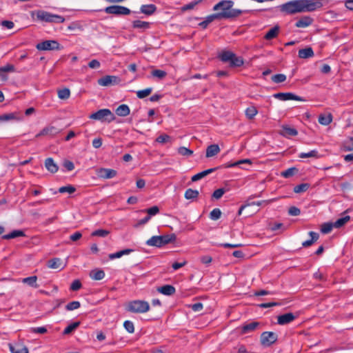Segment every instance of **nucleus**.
Here are the masks:
<instances>
[{"instance_id": "34", "label": "nucleus", "mask_w": 353, "mask_h": 353, "mask_svg": "<svg viewBox=\"0 0 353 353\" xmlns=\"http://www.w3.org/2000/svg\"><path fill=\"white\" fill-rule=\"evenodd\" d=\"M332 121V116L331 114H321L319 117V122L321 125H327Z\"/></svg>"}, {"instance_id": "43", "label": "nucleus", "mask_w": 353, "mask_h": 353, "mask_svg": "<svg viewBox=\"0 0 353 353\" xmlns=\"http://www.w3.org/2000/svg\"><path fill=\"white\" fill-rule=\"evenodd\" d=\"M243 163L251 164L252 162H251V160L246 159H243V160L236 161L233 163H228L225 164L224 165H223V168H232V167H235V166L239 165Z\"/></svg>"}, {"instance_id": "26", "label": "nucleus", "mask_w": 353, "mask_h": 353, "mask_svg": "<svg viewBox=\"0 0 353 353\" xmlns=\"http://www.w3.org/2000/svg\"><path fill=\"white\" fill-rule=\"evenodd\" d=\"M45 166L46 169L51 173H56L58 171V166L54 162L52 158H48L45 161Z\"/></svg>"}, {"instance_id": "20", "label": "nucleus", "mask_w": 353, "mask_h": 353, "mask_svg": "<svg viewBox=\"0 0 353 353\" xmlns=\"http://www.w3.org/2000/svg\"><path fill=\"white\" fill-rule=\"evenodd\" d=\"M9 347L12 353H28V347L21 343H17L14 345L10 344Z\"/></svg>"}, {"instance_id": "5", "label": "nucleus", "mask_w": 353, "mask_h": 353, "mask_svg": "<svg viewBox=\"0 0 353 353\" xmlns=\"http://www.w3.org/2000/svg\"><path fill=\"white\" fill-rule=\"evenodd\" d=\"M36 15L38 20L47 23H62L65 21L63 17L51 14L50 12L42 10H37Z\"/></svg>"}, {"instance_id": "51", "label": "nucleus", "mask_w": 353, "mask_h": 353, "mask_svg": "<svg viewBox=\"0 0 353 353\" xmlns=\"http://www.w3.org/2000/svg\"><path fill=\"white\" fill-rule=\"evenodd\" d=\"M80 306H81V304H80L79 301H74L70 302L68 304H67L65 306V309L67 310L71 311V310L78 309L79 307H80Z\"/></svg>"}, {"instance_id": "64", "label": "nucleus", "mask_w": 353, "mask_h": 353, "mask_svg": "<svg viewBox=\"0 0 353 353\" xmlns=\"http://www.w3.org/2000/svg\"><path fill=\"white\" fill-rule=\"evenodd\" d=\"M225 193L223 188H219L216 190L212 194V196L216 199H219Z\"/></svg>"}, {"instance_id": "32", "label": "nucleus", "mask_w": 353, "mask_h": 353, "mask_svg": "<svg viewBox=\"0 0 353 353\" xmlns=\"http://www.w3.org/2000/svg\"><path fill=\"white\" fill-rule=\"evenodd\" d=\"M259 325V322H252V323H250L248 324H246V325H244L243 327H242V333L243 334H246V333H248V332H252L254 331Z\"/></svg>"}, {"instance_id": "12", "label": "nucleus", "mask_w": 353, "mask_h": 353, "mask_svg": "<svg viewBox=\"0 0 353 353\" xmlns=\"http://www.w3.org/2000/svg\"><path fill=\"white\" fill-rule=\"evenodd\" d=\"M296 316L291 312L285 313L281 315H279L277 317V323L279 325H286L291 322H292Z\"/></svg>"}, {"instance_id": "41", "label": "nucleus", "mask_w": 353, "mask_h": 353, "mask_svg": "<svg viewBox=\"0 0 353 353\" xmlns=\"http://www.w3.org/2000/svg\"><path fill=\"white\" fill-rule=\"evenodd\" d=\"M310 188L309 183H301L298 185H296L294 188V192L295 193H301L307 191Z\"/></svg>"}, {"instance_id": "39", "label": "nucleus", "mask_w": 353, "mask_h": 353, "mask_svg": "<svg viewBox=\"0 0 353 353\" xmlns=\"http://www.w3.org/2000/svg\"><path fill=\"white\" fill-rule=\"evenodd\" d=\"M297 168L292 167L287 169L286 170L283 171L281 173V175L284 178H290L294 175L296 172H297Z\"/></svg>"}, {"instance_id": "54", "label": "nucleus", "mask_w": 353, "mask_h": 353, "mask_svg": "<svg viewBox=\"0 0 353 353\" xmlns=\"http://www.w3.org/2000/svg\"><path fill=\"white\" fill-rule=\"evenodd\" d=\"M178 152L182 156H190L193 154V151L185 148V147H179L178 148Z\"/></svg>"}, {"instance_id": "17", "label": "nucleus", "mask_w": 353, "mask_h": 353, "mask_svg": "<svg viewBox=\"0 0 353 353\" xmlns=\"http://www.w3.org/2000/svg\"><path fill=\"white\" fill-rule=\"evenodd\" d=\"M65 266L59 258H54L48 261V267L51 269H63Z\"/></svg>"}, {"instance_id": "10", "label": "nucleus", "mask_w": 353, "mask_h": 353, "mask_svg": "<svg viewBox=\"0 0 353 353\" xmlns=\"http://www.w3.org/2000/svg\"><path fill=\"white\" fill-rule=\"evenodd\" d=\"M278 339V336L273 332H264L261 335V343L263 346H270L274 343Z\"/></svg>"}, {"instance_id": "47", "label": "nucleus", "mask_w": 353, "mask_h": 353, "mask_svg": "<svg viewBox=\"0 0 353 353\" xmlns=\"http://www.w3.org/2000/svg\"><path fill=\"white\" fill-rule=\"evenodd\" d=\"M167 73L162 70H153L151 72V75L158 79H162L166 76Z\"/></svg>"}, {"instance_id": "42", "label": "nucleus", "mask_w": 353, "mask_h": 353, "mask_svg": "<svg viewBox=\"0 0 353 353\" xmlns=\"http://www.w3.org/2000/svg\"><path fill=\"white\" fill-rule=\"evenodd\" d=\"M110 234V231L103 229H99L93 231L91 233L92 236H100V237H105Z\"/></svg>"}, {"instance_id": "7", "label": "nucleus", "mask_w": 353, "mask_h": 353, "mask_svg": "<svg viewBox=\"0 0 353 353\" xmlns=\"http://www.w3.org/2000/svg\"><path fill=\"white\" fill-rule=\"evenodd\" d=\"M104 11L107 14L116 16L129 15L132 12L128 8L119 5L108 6L104 9Z\"/></svg>"}, {"instance_id": "11", "label": "nucleus", "mask_w": 353, "mask_h": 353, "mask_svg": "<svg viewBox=\"0 0 353 353\" xmlns=\"http://www.w3.org/2000/svg\"><path fill=\"white\" fill-rule=\"evenodd\" d=\"M274 97L281 101L296 100L303 101L300 97L291 92H279L274 94Z\"/></svg>"}, {"instance_id": "45", "label": "nucleus", "mask_w": 353, "mask_h": 353, "mask_svg": "<svg viewBox=\"0 0 353 353\" xmlns=\"http://www.w3.org/2000/svg\"><path fill=\"white\" fill-rule=\"evenodd\" d=\"M333 228H334L333 223H325L321 225V232L323 234H328L332 231Z\"/></svg>"}, {"instance_id": "16", "label": "nucleus", "mask_w": 353, "mask_h": 353, "mask_svg": "<svg viewBox=\"0 0 353 353\" xmlns=\"http://www.w3.org/2000/svg\"><path fill=\"white\" fill-rule=\"evenodd\" d=\"M313 22V19L309 16L301 17L295 23L296 28H306L310 26Z\"/></svg>"}, {"instance_id": "29", "label": "nucleus", "mask_w": 353, "mask_h": 353, "mask_svg": "<svg viewBox=\"0 0 353 353\" xmlns=\"http://www.w3.org/2000/svg\"><path fill=\"white\" fill-rule=\"evenodd\" d=\"M90 276L94 280L99 281L104 278L105 272L102 270H93L90 272Z\"/></svg>"}, {"instance_id": "60", "label": "nucleus", "mask_w": 353, "mask_h": 353, "mask_svg": "<svg viewBox=\"0 0 353 353\" xmlns=\"http://www.w3.org/2000/svg\"><path fill=\"white\" fill-rule=\"evenodd\" d=\"M201 0H199V1H192V2H190L188 4H185L184 5L183 7H182V10L183 11H186V10H192L194 8V6L198 4L199 2H200Z\"/></svg>"}, {"instance_id": "33", "label": "nucleus", "mask_w": 353, "mask_h": 353, "mask_svg": "<svg viewBox=\"0 0 353 353\" xmlns=\"http://www.w3.org/2000/svg\"><path fill=\"white\" fill-rule=\"evenodd\" d=\"M219 57L223 62H230L232 57H234V53L231 51L225 50L219 54Z\"/></svg>"}, {"instance_id": "24", "label": "nucleus", "mask_w": 353, "mask_h": 353, "mask_svg": "<svg viewBox=\"0 0 353 353\" xmlns=\"http://www.w3.org/2000/svg\"><path fill=\"white\" fill-rule=\"evenodd\" d=\"M157 290L160 293H161L164 295H167V296H170V295L174 294L176 291L174 287L172 285H163V286L159 288Z\"/></svg>"}, {"instance_id": "18", "label": "nucleus", "mask_w": 353, "mask_h": 353, "mask_svg": "<svg viewBox=\"0 0 353 353\" xmlns=\"http://www.w3.org/2000/svg\"><path fill=\"white\" fill-rule=\"evenodd\" d=\"M221 151V149L217 144H212L207 147L205 157L207 158H211L218 154Z\"/></svg>"}, {"instance_id": "27", "label": "nucleus", "mask_w": 353, "mask_h": 353, "mask_svg": "<svg viewBox=\"0 0 353 353\" xmlns=\"http://www.w3.org/2000/svg\"><path fill=\"white\" fill-rule=\"evenodd\" d=\"M275 201L274 199H270V200H263V201H257V202H252V203H249L248 202L247 203L241 206V208H239V212H238V214L239 215H241V213H242V211L248 206H250V205H256L258 206L262 205L263 203H265V204H269L271 202Z\"/></svg>"}, {"instance_id": "49", "label": "nucleus", "mask_w": 353, "mask_h": 353, "mask_svg": "<svg viewBox=\"0 0 353 353\" xmlns=\"http://www.w3.org/2000/svg\"><path fill=\"white\" fill-rule=\"evenodd\" d=\"M221 216V212L219 208H214L210 213V218L212 220H218Z\"/></svg>"}, {"instance_id": "30", "label": "nucleus", "mask_w": 353, "mask_h": 353, "mask_svg": "<svg viewBox=\"0 0 353 353\" xmlns=\"http://www.w3.org/2000/svg\"><path fill=\"white\" fill-rule=\"evenodd\" d=\"M309 235L311 236V239L310 240H307V241H305L304 242L302 243V245L303 247H309L310 245H312L315 241H316L319 237V235L318 233L315 232H309Z\"/></svg>"}, {"instance_id": "58", "label": "nucleus", "mask_w": 353, "mask_h": 353, "mask_svg": "<svg viewBox=\"0 0 353 353\" xmlns=\"http://www.w3.org/2000/svg\"><path fill=\"white\" fill-rule=\"evenodd\" d=\"M123 326L129 333H133L134 332V323L132 321H125L123 323Z\"/></svg>"}, {"instance_id": "13", "label": "nucleus", "mask_w": 353, "mask_h": 353, "mask_svg": "<svg viewBox=\"0 0 353 353\" xmlns=\"http://www.w3.org/2000/svg\"><path fill=\"white\" fill-rule=\"evenodd\" d=\"M117 171L113 169H109V168H100L97 174L99 177L103 179H112L117 176Z\"/></svg>"}, {"instance_id": "37", "label": "nucleus", "mask_w": 353, "mask_h": 353, "mask_svg": "<svg viewBox=\"0 0 353 353\" xmlns=\"http://www.w3.org/2000/svg\"><path fill=\"white\" fill-rule=\"evenodd\" d=\"M350 219V216H345L342 218L337 219L335 222H334V226L336 228H339L343 226L345 223H347Z\"/></svg>"}, {"instance_id": "62", "label": "nucleus", "mask_w": 353, "mask_h": 353, "mask_svg": "<svg viewBox=\"0 0 353 353\" xmlns=\"http://www.w3.org/2000/svg\"><path fill=\"white\" fill-rule=\"evenodd\" d=\"M152 90H140L137 92V97L140 99L148 96L151 93Z\"/></svg>"}, {"instance_id": "52", "label": "nucleus", "mask_w": 353, "mask_h": 353, "mask_svg": "<svg viewBox=\"0 0 353 353\" xmlns=\"http://www.w3.org/2000/svg\"><path fill=\"white\" fill-rule=\"evenodd\" d=\"M75 190V188L72 185L62 186L59 189L60 193L68 192L69 194H72L74 193Z\"/></svg>"}, {"instance_id": "28", "label": "nucleus", "mask_w": 353, "mask_h": 353, "mask_svg": "<svg viewBox=\"0 0 353 353\" xmlns=\"http://www.w3.org/2000/svg\"><path fill=\"white\" fill-rule=\"evenodd\" d=\"M279 32V26H275L270 30H269L264 36V39L266 40H271L276 38Z\"/></svg>"}, {"instance_id": "48", "label": "nucleus", "mask_w": 353, "mask_h": 353, "mask_svg": "<svg viewBox=\"0 0 353 353\" xmlns=\"http://www.w3.org/2000/svg\"><path fill=\"white\" fill-rule=\"evenodd\" d=\"M17 115L14 112H11L8 114H5L3 115H0V121H6L9 120L17 119Z\"/></svg>"}, {"instance_id": "15", "label": "nucleus", "mask_w": 353, "mask_h": 353, "mask_svg": "<svg viewBox=\"0 0 353 353\" xmlns=\"http://www.w3.org/2000/svg\"><path fill=\"white\" fill-rule=\"evenodd\" d=\"M279 134L281 135H282L283 137H285L286 138H290L291 137L296 136L298 134V132L294 128H291L288 125H283L281 127V129L280 130Z\"/></svg>"}, {"instance_id": "25", "label": "nucleus", "mask_w": 353, "mask_h": 353, "mask_svg": "<svg viewBox=\"0 0 353 353\" xmlns=\"http://www.w3.org/2000/svg\"><path fill=\"white\" fill-rule=\"evenodd\" d=\"M58 132L57 129L54 126H48L44 128L39 133L36 135V137L45 135H54Z\"/></svg>"}, {"instance_id": "38", "label": "nucleus", "mask_w": 353, "mask_h": 353, "mask_svg": "<svg viewBox=\"0 0 353 353\" xmlns=\"http://www.w3.org/2000/svg\"><path fill=\"white\" fill-rule=\"evenodd\" d=\"M244 61L243 58L236 57L234 53V57L231 59L230 64L232 67H240L243 64Z\"/></svg>"}, {"instance_id": "9", "label": "nucleus", "mask_w": 353, "mask_h": 353, "mask_svg": "<svg viewBox=\"0 0 353 353\" xmlns=\"http://www.w3.org/2000/svg\"><path fill=\"white\" fill-rule=\"evenodd\" d=\"M38 50H60V44L55 40H46L37 44Z\"/></svg>"}, {"instance_id": "50", "label": "nucleus", "mask_w": 353, "mask_h": 353, "mask_svg": "<svg viewBox=\"0 0 353 353\" xmlns=\"http://www.w3.org/2000/svg\"><path fill=\"white\" fill-rule=\"evenodd\" d=\"M271 79L274 83H279L285 81L286 79V76L283 74H277L273 75Z\"/></svg>"}, {"instance_id": "4", "label": "nucleus", "mask_w": 353, "mask_h": 353, "mask_svg": "<svg viewBox=\"0 0 353 353\" xmlns=\"http://www.w3.org/2000/svg\"><path fill=\"white\" fill-rule=\"evenodd\" d=\"M89 118L90 119L99 121L102 123H111L115 120L116 117L110 110L104 108L101 109L94 113H92Z\"/></svg>"}, {"instance_id": "46", "label": "nucleus", "mask_w": 353, "mask_h": 353, "mask_svg": "<svg viewBox=\"0 0 353 353\" xmlns=\"http://www.w3.org/2000/svg\"><path fill=\"white\" fill-rule=\"evenodd\" d=\"M343 150L345 151H353V137H350L343 143Z\"/></svg>"}, {"instance_id": "23", "label": "nucleus", "mask_w": 353, "mask_h": 353, "mask_svg": "<svg viewBox=\"0 0 353 353\" xmlns=\"http://www.w3.org/2000/svg\"><path fill=\"white\" fill-rule=\"evenodd\" d=\"M314 55V51L311 47H307L299 50V57L301 59H308Z\"/></svg>"}, {"instance_id": "40", "label": "nucleus", "mask_w": 353, "mask_h": 353, "mask_svg": "<svg viewBox=\"0 0 353 353\" xmlns=\"http://www.w3.org/2000/svg\"><path fill=\"white\" fill-rule=\"evenodd\" d=\"M257 112L258 111L254 106H250L245 110V115L249 119H252Z\"/></svg>"}, {"instance_id": "56", "label": "nucleus", "mask_w": 353, "mask_h": 353, "mask_svg": "<svg viewBox=\"0 0 353 353\" xmlns=\"http://www.w3.org/2000/svg\"><path fill=\"white\" fill-rule=\"evenodd\" d=\"M170 139H171V137L169 135H168L166 134H163L159 135L156 139V141L159 143H165L170 141Z\"/></svg>"}, {"instance_id": "59", "label": "nucleus", "mask_w": 353, "mask_h": 353, "mask_svg": "<svg viewBox=\"0 0 353 353\" xmlns=\"http://www.w3.org/2000/svg\"><path fill=\"white\" fill-rule=\"evenodd\" d=\"M220 15L216 13L212 14L205 17V20L210 24L215 20H221Z\"/></svg>"}, {"instance_id": "3", "label": "nucleus", "mask_w": 353, "mask_h": 353, "mask_svg": "<svg viewBox=\"0 0 353 353\" xmlns=\"http://www.w3.org/2000/svg\"><path fill=\"white\" fill-rule=\"evenodd\" d=\"M176 240V235L174 234L153 236L146 241V245L149 246L161 248L170 243L174 242Z\"/></svg>"}, {"instance_id": "35", "label": "nucleus", "mask_w": 353, "mask_h": 353, "mask_svg": "<svg viewBox=\"0 0 353 353\" xmlns=\"http://www.w3.org/2000/svg\"><path fill=\"white\" fill-rule=\"evenodd\" d=\"M37 276H32L29 277H26L22 279V282L28 285L32 288H38V285L37 284Z\"/></svg>"}, {"instance_id": "2", "label": "nucleus", "mask_w": 353, "mask_h": 353, "mask_svg": "<svg viewBox=\"0 0 353 353\" xmlns=\"http://www.w3.org/2000/svg\"><path fill=\"white\" fill-rule=\"evenodd\" d=\"M233 6L234 1L231 0H222L214 6L213 10H221V12H217V14L220 15V18L221 19H234L243 13L250 12V10H247L233 9Z\"/></svg>"}, {"instance_id": "8", "label": "nucleus", "mask_w": 353, "mask_h": 353, "mask_svg": "<svg viewBox=\"0 0 353 353\" xmlns=\"http://www.w3.org/2000/svg\"><path fill=\"white\" fill-rule=\"evenodd\" d=\"M121 80L117 76L106 75L97 80L98 84L101 86H114L119 85Z\"/></svg>"}, {"instance_id": "14", "label": "nucleus", "mask_w": 353, "mask_h": 353, "mask_svg": "<svg viewBox=\"0 0 353 353\" xmlns=\"http://www.w3.org/2000/svg\"><path fill=\"white\" fill-rule=\"evenodd\" d=\"M152 23L148 21H143L141 20H134L132 23L133 29L139 30L141 32H144L150 28Z\"/></svg>"}, {"instance_id": "31", "label": "nucleus", "mask_w": 353, "mask_h": 353, "mask_svg": "<svg viewBox=\"0 0 353 353\" xmlns=\"http://www.w3.org/2000/svg\"><path fill=\"white\" fill-rule=\"evenodd\" d=\"M25 233L22 230H13L10 233L2 236L3 239H11L20 236H25Z\"/></svg>"}, {"instance_id": "6", "label": "nucleus", "mask_w": 353, "mask_h": 353, "mask_svg": "<svg viewBox=\"0 0 353 353\" xmlns=\"http://www.w3.org/2000/svg\"><path fill=\"white\" fill-rule=\"evenodd\" d=\"M150 310L148 302L143 300L130 301L126 305V310L132 313H145Z\"/></svg>"}, {"instance_id": "44", "label": "nucleus", "mask_w": 353, "mask_h": 353, "mask_svg": "<svg viewBox=\"0 0 353 353\" xmlns=\"http://www.w3.org/2000/svg\"><path fill=\"white\" fill-rule=\"evenodd\" d=\"M80 325V322L77 321L71 323L68 326H67L63 330V334H69L75 329H77Z\"/></svg>"}, {"instance_id": "61", "label": "nucleus", "mask_w": 353, "mask_h": 353, "mask_svg": "<svg viewBox=\"0 0 353 353\" xmlns=\"http://www.w3.org/2000/svg\"><path fill=\"white\" fill-rule=\"evenodd\" d=\"M145 212L148 213V216H154L159 212V208L157 206H153L150 208H148L145 210Z\"/></svg>"}, {"instance_id": "1", "label": "nucleus", "mask_w": 353, "mask_h": 353, "mask_svg": "<svg viewBox=\"0 0 353 353\" xmlns=\"http://www.w3.org/2000/svg\"><path fill=\"white\" fill-rule=\"evenodd\" d=\"M323 0H292L279 6L280 10L288 14L314 12L323 6Z\"/></svg>"}, {"instance_id": "55", "label": "nucleus", "mask_w": 353, "mask_h": 353, "mask_svg": "<svg viewBox=\"0 0 353 353\" xmlns=\"http://www.w3.org/2000/svg\"><path fill=\"white\" fill-rule=\"evenodd\" d=\"M70 90H58V97L61 99H67L70 95Z\"/></svg>"}, {"instance_id": "63", "label": "nucleus", "mask_w": 353, "mask_h": 353, "mask_svg": "<svg viewBox=\"0 0 353 353\" xmlns=\"http://www.w3.org/2000/svg\"><path fill=\"white\" fill-rule=\"evenodd\" d=\"M300 213V209L295 206H292L289 208L288 214L291 216H299Z\"/></svg>"}, {"instance_id": "21", "label": "nucleus", "mask_w": 353, "mask_h": 353, "mask_svg": "<svg viewBox=\"0 0 353 353\" xmlns=\"http://www.w3.org/2000/svg\"><path fill=\"white\" fill-rule=\"evenodd\" d=\"M217 169H219V168H210V169L205 170L204 171H202V172H201L199 173H197L196 174L194 175L192 177L191 180L193 182L197 181L203 179L205 176H207L208 174L212 173L213 172H214Z\"/></svg>"}, {"instance_id": "57", "label": "nucleus", "mask_w": 353, "mask_h": 353, "mask_svg": "<svg viewBox=\"0 0 353 353\" xmlns=\"http://www.w3.org/2000/svg\"><path fill=\"white\" fill-rule=\"evenodd\" d=\"M14 66L11 64H7L5 66L0 68V75L2 74V73H6L9 72H14Z\"/></svg>"}, {"instance_id": "22", "label": "nucleus", "mask_w": 353, "mask_h": 353, "mask_svg": "<svg viewBox=\"0 0 353 353\" xmlns=\"http://www.w3.org/2000/svg\"><path fill=\"white\" fill-rule=\"evenodd\" d=\"M115 113L119 117H126L130 114V110L128 105L121 104L117 108Z\"/></svg>"}, {"instance_id": "53", "label": "nucleus", "mask_w": 353, "mask_h": 353, "mask_svg": "<svg viewBox=\"0 0 353 353\" xmlns=\"http://www.w3.org/2000/svg\"><path fill=\"white\" fill-rule=\"evenodd\" d=\"M318 156V152L316 150H311L309 152H302L301 153L299 157L301 159L304 158H309V157H317Z\"/></svg>"}, {"instance_id": "36", "label": "nucleus", "mask_w": 353, "mask_h": 353, "mask_svg": "<svg viewBox=\"0 0 353 353\" xmlns=\"http://www.w3.org/2000/svg\"><path fill=\"white\" fill-rule=\"evenodd\" d=\"M199 191L196 190H193L191 188L188 189L184 194V196L186 199H194L198 197Z\"/></svg>"}, {"instance_id": "19", "label": "nucleus", "mask_w": 353, "mask_h": 353, "mask_svg": "<svg viewBox=\"0 0 353 353\" xmlns=\"http://www.w3.org/2000/svg\"><path fill=\"white\" fill-rule=\"evenodd\" d=\"M156 10L157 6L154 4L142 5L140 8L141 12L148 16L153 14Z\"/></svg>"}]
</instances>
